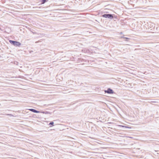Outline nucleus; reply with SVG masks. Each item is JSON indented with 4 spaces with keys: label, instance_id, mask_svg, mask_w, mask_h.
Here are the masks:
<instances>
[{
    "label": "nucleus",
    "instance_id": "f257e3e1",
    "mask_svg": "<svg viewBox=\"0 0 159 159\" xmlns=\"http://www.w3.org/2000/svg\"><path fill=\"white\" fill-rule=\"evenodd\" d=\"M9 42L10 43H12L15 46H19L21 45V43L19 42L10 40Z\"/></svg>",
    "mask_w": 159,
    "mask_h": 159
},
{
    "label": "nucleus",
    "instance_id": "f03ea898",
    "mask_svg": "<svg viewBox=\"0 0 159 159\" xmlns=\"http://www.w3.org/2000/svg\"><path fill=\"white\" fill-rule=\"evenodd\" d=\"M102 16L105 18H113V16H112L111 14H105L103 15Z\"/></svg>",
    "mask_w": 159,
    "mask_h": 159
},
{
    "label": "nucleus",
    "instance_id": "7ed1b4c3",
    "mask_svg": "<svg viewBox=\"0 0 159 159\" xmlns=\"http://www.w3.org/2000/svg\"><path fill=\"white\" fill-rule=\"evenodd\" d=\"M105 92L108 93L112 94L113 93V91L110 88L108 89L107 90H105Z\"/></svg>",
    "mask_w": 159,
    "mask_h": 159
},
{
    "label": "nucleus",
    "instance_id": "20e7f679",
    "mask_svg": "<svg viewBox=\"0 0 159 159\" xmlns=\"http://www.w3.org/2000/svg\"><path fill=\"white\" fill-rule=\"evenodd\" d=\"M30 111H32L34 113H39L40 112V111H37L34 109H29Z\"/></svg>",
    "mask_w": 159,
    "mask_h": 159
},
{
    "label": "nucleus",
    "instance_id": "39448f33",
    "mask_svg": "<svg viewBox=\"0 0 159 159\" xmlns=\"http://www.w3.org/2000/svg\"><path fill=\"white\" fill-rule=\"evenodd\" d=\"M120 126L122 127H125V128H129V129L131 128L130 127L126 126H123V125H120Z\"/></svg>",
    "mask_w": 159,
    "mask_h": 159
},
{
    "label": "nucleus",
    "instance_id": "423d86ee",
    "mask_svg": "<svg viewBox=\"0 0 159 159\" xmlns=\"http://www.w3.org/2000/svg\"><path fill=\"white\" fill-rule=\"evenodd\" d=\"M46 1V0H42V3L44 4Z\"/></svg>",
    "mask_w": 159,
    "mask_h": 159
},
{
    "label": "nucleus",
    "instance_id": "0eeeda50",
    "mask_svg": "<svg viewBox=\"0 0 159 159\" xmlns=\"http://www.w3.org/2000/svg\"><path fill=\"white\" fill-rule=\"evenodd\" d=\"M53 124L54 123L53 122H51L50 123L49 125H51L53 126Z\"/></svg>",
    "mask_w": 159,
    "mask_h": 159
}]
</instances>
